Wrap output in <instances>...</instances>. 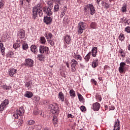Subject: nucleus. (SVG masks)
Wrapping results in <instances>:
<instances>
[{"label":"nucleus","mask_w":130,"mask_h":130,"mask_svg":"<svg viewBox=\"0 0 130 130\" xmlns=\"http://www.w3.org/2000/svg\"><path fill=\"white\" fill-rule=\"evenodd\" d=\"M22 64L25 66V67L33 68V66H34V61L31 58H26L25 59V62Z\"/></svg>","instance_id":"6"},{"label":"nucleus","mask_w":130,"mask_h":130,"mask_svg":"<svg viewBox=\"0 0 130 130\" xmlns=\"http://www.w3.org/2000/svg\"><path fill=\"white\" fill-rule=\"evenodd\" d=\"M86 29H87V24L85 22L80 21L77 25L78 35H81Z\"/></svg>","instance_id":"2"},{"label":"nucleus","mask_w":130,"mask_h":130,"mask_svg":"<svg viewBox=\"0 0 130 130\" xmlns=\"http://www.w3.org/2000/svg\"><path fill=\"white\" fill-rule=\"evenodd\" d=\"M34 123H35V121L33 120H30L28 121L29 125H33V124H34Z\"/></svg>","instance_id":"50"},{"label":"nucleus","mask_w":130,"mask_h":130,"mask_svg":"<svg viewBox=\"0 0 130 130\" xmlns=\"http://www.w3.org/2000/svg\"><path fill=\"white\" fill-rule=\"evenodd\" d=\"M70 94L71 97H76V92H75L74 89H71L70 90Z\"/></svg>","instance_id":"37"},{"label":"nucleus","mask_w":130,"mask_h":130,"mask_svg":"<svg viewBox=\"0 0 130 130\" xmlns=\"http://www.w3.org/2000/svg\"><path fill=\"white\" fill-rule=\"evenodd\" d=\"M99 65V60L98 58L94 59L91 64L92 68H93V69H95V68H97V67Z\"/></svg>","instance_id":"18"},{"label":"nucleus","mask_w":130,"mask_h":130,"mask_svg":"<svg viewBox=\"0 0 130 130\" xmlns=\"http://www.w3.org/2000/svg\"><path fill=\"white\" fill-rule=\"evenodd\" d=\"M16 112L17 113V114H19V116H22V115L24 114V112H25L24 107L23 106L19 108V110H16Z\"/></svg>","instance_id":"16"},{"label":"nucleus","mask_w":130,"mask_h":130,"mask_svg":"<svg viewBox=\"0 0 130 130\" xmlns=\"http://www.w3.org/2000/svg\"><path fill=\"white\" fill-rule=\"evenodd\" d=\"M47 8L50 9V10H52L53 8V3L50 1L48 2Z\"/></svg>","instance_id":"33"},{"label":"nucleus","mask_w":130,"mask_h":130,"mask_svg":"<svg viewBox=\"0 0 130 130\" xmlns=\"http://www.w3.org/2000/svg\"><path fill=\"white\" fill-rule=\"evenodd\" d=\"M5 106L2 104L0 105V112L1 113H3V111L5 110Z\"/></svg>","instance_id":"45"},{"label":"nucleus","mask_w":130,"mask_h":130,"mask_svg":"<svg viewBox=\"0 0 130 130\" xmlns=\"http://www.w3.org/2000/svg\"><path fill=\"white\" fill-rule=\"evenodd\" d=\"M118 52H119V54L121 57H122L123 58H124V57H125L126 53H125V52H124L123 50H122V49L120 48L118 51Z\"/></svg>","instance_id":"23"},{"label":"nucleus","mask_w":130,"mask_h":130,"mask_svg":"<svg viewBox=\"0 0 130 130\" xmlns=\"http://www.w3.org/2000/svg\"><path fill=\"white\" fill-rule=\"evenodd\" d=\"M127 49H128V50H129V51H130V44H128V45L127 46Z\"/></svg>","instance_id":"64"},{"label":"nucleus","mask_w":130,"mask_h":130,"mask_svg":"<svg viewBox=\"0 0 130 130\" xmlns=\"http://www.w3.org/2000/svg\"><path fill=\"white\" fill-rule=\"evenodd\" d=\"M123 23L125 25H129V24H130L129 19H126L125 18L124 20H123Z\"/></svg>","instance_id":"42"},{"label":"nucleus","mask_w":130,"mask_h":130,"mask_svg":"<svg viewBox=\"0 0 130 130\" xmlns=\"http://www.w3.org/2000/svg\"><path fill=\"white\" fill-rule=\"evenodd\" d=\"M40 41L41 44H45L46 43V39H45L44 37H41Z\"/></svg>","instance_id":"31"},{"label":"nucleus","mask_w":130,"mask_h":130,"mask_svg":"<svg viewBox=\"0 0 130 130\" xmlns=\"http://www.w3.org/2000/svg\"><path fill=\"white\" fill-rule=\"evenodd\" d=\"M35 101H39V100H40V97L39 96H36L35 97Z\"/></svg>","instance_id":"54"},{"label":"nucleus","mask_w":130,"mask_h":130,"mask_svg":"<svg viewBox=\"0 0 130 130\" xmlns=\"http://www.w3.org/2000/svg\"><path fill=\"white\" fill-rule=\"evenodd\" d=\"M84 11L85 13L90 12V15H94L95 14V7L92 4H87L84 6Z\"/></svg>","instance_id":"3"},{"label":"nucleus","mask_w":130,"mask_h":130,"mask_svg":"<svg viewBox=\"0 0 130 130\" xmlns=\"http://www.w3.org/2000/svg\"><path fill=\"white\" fill-rule=\"evenodd\" d=\"M96 99L98 100H99V101L101 102L102 100V98L101 97V95H98V96H96Z\"/></svg>","instance_id":"53"},{"label":"nucleus","mask_w":130,"mask_h":130,"mask_svg":"<svg viewBox=\"0 0 130 130\" xmlns=\"http://www.w3.org/2000/svg\"><path fill=\"white\" fill-rule=\"evenodd\" d=\"M13 116L14 117V119H18L19 117V114L16 112V113H14L13 114Z\"/></svg>","instance_id":"43"},{"label":"nucleus","mask_w":130,"mask_h":130,"mask_svg":"<svg viewBox=\"0 0 130 130\" xmlns=\"http://www.w3.org/2000/svg\"><path fill=\"white\" fill-rule=\"evenodd\" d=\"M38 57L40 61H43L45 58V56L43 54H40L38 55Z\"/></svg>","instance_id":"25"},{"label":"nucleus","mask_w":130,"mask_h":130,"mask_svg":"<svg viewBox=\"0 0 130 130\" xmlns=\"http://www.w3.org/2000/svg\"><path fill=\"white\" fill-rule=\"evenodd\" d=\"M49 109H50L52 111L53 114L58 113V105L57 103H53L49 105Z\"/></svg>","instance_id":"5"},{"label":"nucleus","mask_w":130,"mask_h":130,"mask_svg":"<svg viewBox=\"0 0 130 130\" xmlns=\"http://www.w3.org/2000/svg\"><path fill=\"white\" fill-rule=\"evenodd\" d=\"M66 6L64 7V9L63 10H62V12L60 14V18H63V16L66 15Z\"/></svg>","instance_id":"40"},{"label":"nucleus","mask_w":130,"mask_h":130,"mask_svg":"<svg viewBox=\"0 0 130 130\" xmlns=\"http://www.w3.org/2000/svg\"><path fill=\"white\" fill-rule=\"evenodd\" d=\"M120 121L118 119L115 120V124L113 130H120Z\"/></svg>","instance_id":"9"},{"label":"nucleus","mask_w":130,"mask_h":130,"mask_svg":"<svg viewBox=\"0 0 130 130\" xmlns=\"http://www.w3.org/2000/svg\"><path fill=\"white\" fill-rule=\"evenodd\" d=\"M23 120H21V119H19L18 120V125L19 126H21V125H22V124H23Z\"/></svg>","instance_id":"51"},{"label":"nucleus","mask_w":130,"mask_h":130,"mask_svg":"<svg viewBox=\"0 0 130 130\" xmlns=\"http://www.w3.org/2000/svg\"><path fill=\"white\" fill-rule=\"evenodd\" d=\"M58 11H59V5L56 4L54 7V12L57 13Z\"/></svg>","instance_id":"32"},{"label":"nucleus","mask_w":130,"mask_h":130,"mask_svg":"<svg viewBox=\"0 0 130 130\" xmlns=\"http://www.w3.org/2000/svg\"><path fill=\"white\" fill-rule=\"evenodd\" d=\"M43 11L44 12L45 14H46L47 16H51L52 15V11H51V9L47 8V6L44 7L43 8Z\"/></svg>","instance_id":"11"},{"label":"nucleus","mask_w":130,"mask_h":130,"mask_svg":"<svg viewBox=\"0 0 130 130\" xmlns=\"http://www.w3.org/2000/svg\"><path fill=\"white\" fill-rule=\"evenodd\" d=\"M76 59L77 60H80V61H82L83 60V58H82V56H81V55L77 54Z\"/></svg>","instance_id":"47"},{"label":"nucleus","mask_w":130,"mask_h":130,"mask_svg":"<svg viewBox=\"0 0 130 130\" xmlns=\"http://www.w3.org/2000/svg\"><path fill=\"white\" fill-rule=\"evenodd\" d=\"M18 35L20 39H24L25 38V30L23 29H20Z\"/></svg>","instance_id":"17"},{"label":"nucleus","mask_w":130,"mask_h":130,"mask_svg":"<svg viewBox=\"0 0 130 130\" xmlns=\"http://www.w3.org/2000/svg\"><path fill=\"white\" fill-rule=\"evenodd\" d=\"M2 88H3L4 90H11L12 89V86H7V84H4L2 86Z\"/></svg>","instance_id":"29"},{"label":"nucleus","mask_w":130,"mask_h":130,"mask_svg":"<svg viewBox=\"0 0 130 130\" xmlns=\"http://www.w3.org/2000/svg\"><path fill=\"white\" fill-rule=\"evenodd\" d=\"M90 26L91 29H96L97 28V23L96 22H91Z\"/></svg>","instance_id":"34"},{"label":"nucleus","mask_w":130,"mask_h":130,"mask_svg":"<svg viewBox=\"0 0 130 130\" xmlns=\"http://www.w3.org/2000/svg\"><path fill=\"white\" fill-rule=\"evenodd\" d=\"M31 84H32V82H31V81H29L28 82H26L25 83V87H26V88H27V89H30Z\"/></svg>","instance_id":"30"},{"label":"nucleus","mask_w":130,"mask_h":130,"mask_svg":"<svg viewBox=\"0 0 130 130\" xmlns=\"http://www.w3.org/2000/svg\"><path fill=\"white\" fill-rule=\"evenodd\" d=\"M39 51L41 54H49V48L43 45H40Z\"/></svg>","instance_id":"4"},{"label":"nucleus","mask_w":130,"mask_h":130,"mask_svg":"<svg viewBox=\"0 0 130 130\" xmlns=\"http://www.w3.org/2000/svg\"><path fill=\"white\" fill-rule=\"evenodd\" d=\"M125 62H127V63H128L129 62H130V58H127V59H126L125 60Z\"/></svg>","instance_id":"58"},{"label":"nucleus","mask_w":130,"mask_h":130,"mask_svg":"<svg viewBox=\"0 0 130 130\" xmlns=\"http://www.w3.org/2000/svg\"><path fill=\"white\" fill-rule=\"evenodd\" d=\"M48 43H49V44L51 46H53V45H54V41H53L52 39H51L50 40H48Z\"/></svg>","instance_id":"44"},{"label":"nucleus","mask_w":130,"mask_h":130,"mask_svg":"<svg viewBox=\"0 0 130 130\" xmlns=\"http://www.w3.org/2000/svg\"><path fill=\"white\" fill-rule=\"evenodd\" d=\"M0 49L2 55H5L6 53V52H5V51H6V48L4 47V43H0Z\"/></svg>","instance_id":"21"},{"label":"nucleus","mask_w":130,"mask_h":130,"mask_svg":"<svg viewBox=\"0 0 130 130\" xmlns=\"http://www.w3.org/2000/svg\"><path fill=\"white\" fill-rule=\"evenodd\" d=\"M66 43H67V44H70V42H71V36H67L66 37Z\"/></svg>","instance_id":"39"},{"label":"nucleus","mask_w":130,"mask_h":130,"mask_svg":"<svg viewBox=\"0 0 130 130\" xmlns=\"http://www.w3.org/2000/svg\"><path fill=\"white\" fill-rule=\"evenodd\" d=\"M44 36L47 40V41H48V40L50 39H52V38H53V35H52V34L48 31H46V32L44 34Z\"/></svg>","instance_id":"14"},{"label":"nucleus","mask_w":130,"mask_h":130,"mask_svg":"<svg viewBox=\"0 0 130 130\" xmlns=\"http://www.w3.org/2000/svg\"><path fill=\"white\" fill-rule=\"evenodd\" d=\"M80 109L82 112L86 111V107H85V106H81Z\"/></svg>","instance_id":"52"},{"label":"nucleus","mask_w":130,"mask_h":130,"mask_svg":"<svg viewBox=\"0 0 130 130\" xmlns=\"http://www.w3.org/2000/svg\"><path fill=\"white\" fill-rule=\"evenodd\" d=\"M24 97L26 98H32L33 97V93L31 91H26L24 95Z\"/></svg>","instance_id":"22"},{"label":"nucleus","mask_w":130,"mask_h":130,"mask_svg":"<svg viewBox=\"0 0 130 130\" xmlns=\"http://www.w3.org/2000/svg\"><path fill=\"white\" fill-rule=\"evenodd\" d=\"M91 54H92V52L89 51L88 53L85 56L84 59L85 61L88 62L89 60H90V59L91 58Z\"/></svg>","instance_id":"24"},{"label":"nucleus","mask_w":130,"mask_h":130,"mask_svg":"<svg viewBox=\"0 0 130 130\" xmlns=\"http://www.w3.org/2000/svg\"><path fill=\"white\" fill-rule=\"evenodd\" d=\"M126 64L125 62H121L120 63V67H119V72L120 74H122L125 70V66Z\"/></svg>","instance_id":"10"},{"label":"nucleus","mask_w":130,"mask_h":130,"mask_svg":"<svg viewBox=\"0 0 130 130\" xmlns=\"http://www.w3.org/2000/svg\"><path fill=\"white\" fill-rule=\"evenodd\" d=\"M125 31L127 33H130V26H128L125 28Z\"/></svg>","instance_id":"49"},{"label":"nucleus","mask_w":130,"mask_h":130,"mask_svg":"<svg viewBox=\"0 0 130 130\" xmlns=\"http://www.w3.org/2000/svg\"><path fill=\"white\" fill-rule=\"evenodd\" d=\"M91 52L92 56H93V57H96L97 52H98V48L97 47H93Z\"/></svg>","instance_id":"15"},{"label":"nucleus","mask_w":130,"mask_h":130,"mask_svg":"<svg viewBox=\"0 0 130 130\" xmlns=\"http://www.w3.org/2000/svg\"><path fill=\"white\" fill-rule=\"evenodd\" d=\"M4 6V4L3 3V2H0V9H2V7H3Z\"/></svg>","instance_id":"61"},{"label":"nucleus","mask_w":130,"mask_h":130,"mask_svg":"<svg viewBox=\"0 0 130 130\" xmlns=\"http://www.w3.org/2000/svg\"><path fill=\"white\" fill-rule=\"evenodd\" d=\"M57 122H58V121L57 120V117L55 115H54L53 117V123L54 126H56V124Z\"/></svg>","instance_id":"26"},{"label":"nucleus","mask_w":130,"mask_h":130,"mask_svg":"<svg viewBox=\"0 0 130 130\" xmlns=\"http://www.w3.org/2000/svg\"><path fill=\"white\" fill-rule=\"evenodd\" d=\"M43 11L44 12L45 14H46L47 16H51L52 15V11H51V9L47 8V6L44 7L43 8Z\"/></svg>","instance_id":"12"},{"label":"nucleus","mask_w":130,"mask_h":130,"mask_svg":"<svg viewBox=\"0 0 130 130\" xmlns=\"http://www.w3.org/2000/svg\"><path fill=\"white\" fill-rule=\"evenodd\" d=\"M68 118L71 117V118H74V115H72V114H68Z\"/></svg>","instance_id":"55"},{"label":"nucleus","mask_w":130,"mask_h":130,"mask_svg":"<svg viewBox=\"0 0 130 130\" xmlns=\"http://www.w3.org/2000/svg\"><path fill=\"white\" fill-rule=\"evenodd\" d=\"M126 7H127L126 4H124L121 9V12H122V13H125V12H126Z\"/></svg>","instance_id":"36"},{"label":"nucleus","mask_w":130,"mask_h":130,"mask_svg":"<svg viewBox=\"0 0 130 130\" xmlns=\"http://www.w3.org/2000/svg\"><path fill=\"white\" fill-rule=\"evenodd\" d=\"M38 128H40V129H38L37 130H43V129H42V127H41V126H39Z\"/></svg>","instance_id":"63"},{"label":"nucleus","mask_w":130,"mask_h":130,"mask_svg":"<svg viewBox=\"0 0 130 130\" xmlns=\"http://www.w3.org/2000/svg\"><path fill=\"white\" fill-rule=\"evenodd\" d=\"M38 112H39V111H34V114L35 115H37V114H38Z\"/></svg>","instance_id":"57"},{"label":"nucleus","mask_w":130,"mask_h":130,"mask_svg":"<svg viewBox=\"0 0 130 130\" xmlns=\"http://www.w3.org/2000/svg\"><path fill=\"white\" fill-rule=\"evenodd\" d=\"M42 6L41 4L38 3L37 5L32 8V19L35 20L37 18L38 13L39 17H42L43 16V12H42Z\"/></svg>","instance_id":"1"},{"label":"nucleus","mask_w":130,"mask_h":130,"mask_svg":"<svg viewBox=\"0 0 130 130\" xmlns=\"http://www.w3.org/2000/svg\"><path fill=\"white\" fill-rule=\"evenodd\" d=\"M17 72H18V70H17V69H10V71L9 72V74L10 77H13L14 75H15V74H16Z\"/></svg>","instance_id":"20"},{"label":"nucleus","mask_w":130,"mask_h":130,"mask_svg":"<svg viewBox=\"0 0 130 130\" xmlns=\"http://www.w3.org/2000/svg\"><path fill=\"white\" fill-rule=\"evenodd\" d=\"M90 82L92 84H94V85H95V86H97V85H98L97 81H96V80H95V79H91L90 80Z\"/></svg>","instance_id":"48"},{"label":"nucleus","mask_w":130,"mask_h":130,"mask_svg":"<svg viewBox=\"0 0 130 130\" xmlns=\"http://www.w3.org/2000/svg\"><path fill=\"white\" fill-rule=\"evenodd\" d=\"M114 109H115V107H114V106H111L110 107L109 110H114Z\"/></svg>","instance_id":"56"},{"label":"nucleus","mask_w":130,"mask_h":130,"mask_svg":"<svg viewBox=\"0 0 130 130\" xmlns=\"http://www.w3.org/2000/svg\"><path fill=\"white\" fill-rule=\"evenodd\" d=\"M30 50L34 53H37V52H38V48H37V47L35 45H32L30 46Z\"/></svg>","instance_id":"19"},{"label":"nucleus","mask_w":130,"mask_h":130,"mask_svg":"<svg viewBox=\"0 0 130 130\" xmlns=\"http://www.w3.org/2000/svg\"><path fill=\"white\" fill-rule=\"evenodd\" d=\"M100 104L96 102L92 104V109L94 111H99V109H100Z\"/></svg>","instance_id":"13"},{"label":"nucleus","mask_w":130,"mask_h":130,"mask_svg":"<svg viewBox=\"0 0 130 130\" xmlns=\"http://www.w3.org/2000/svg\"><path fill=\"white\" fill-rule=\"evenodd\" d=\"M13 46L14 49H16L17 48H19V47H20V44L15 43Z\"/></svg>","instance_id":"46"},{"label":"nucleus","mask_w":130,"mask_h":130,"mask_svg":"<svg viewBox=\"0 0 130 130\" xmlns=\"http://www.w3.org/2000/svg\"><path fill=\"white\" fill-rule=\"evenodd\" d=\"M58 98H59L60 100L63 102L64 101V95H63V93L62 92H60L58 94Z\"/></svg>","instance_id":"27"},{"label":"nucleus","mask_w":130,"mask_h":130,"mask_svg":"<svg viewBox=\"0 0 130 130\" xmlns=\"http://www.w3.org/2000/svg\"><path fill=\"white\" fill-rule=\"evenodd\" d=\"M119 39L122 42V41H124V39H125V37H124V35L122 33H121L118 37Z\"/></svg>","instance_id":"28"},{"label":"nucleus","mask_w":130,"mask_h":130,"mask_svg":"<svg viewBox=\"0 0 130 130\" xmlns=\"http://www.w3.org/2000/svg\"><path fill=\"white\" fill-rule=\"evenodd\" d=\"M28 48H29V47L27 43H23L22 44V49H23V50H27Z\"/></svg>","instance_id":"35"},{"label":"nucleus","mask_w":130,"mask_h":130,"mask_svg":"<svg viewBox=\"0 0 130 130\" xmlns=\"http://www.w3.org/2000/svg\"><path fill=\"white\" fill-rule=\"evenodd\" d=\"M105 8H106V9H109V5L106 4Z\"/></svg>","instance_id":"62"},{"label":"nucleus","mask_w":130,"mask_h":130,"mask_svg":"<svg viewBox=\"0 0 130 130\" xmlns=\"http://www.w3.org/2000/svg\"><path fill=\"white\" fill-rule=\"evenodd\" d=\"M77 56H78V55L76 54V53H74V55H73L74 58H75V59H77Z\"/></svg>","instance_id":"60"},{"label":"nucleus","mask_w":130,"mask_h":130,"mask_svg":"<svg viewBox=\"0 0 130 130\" xmlns=\"http://www.w3.org/2000/svg\"><path fill=\"white\" fill-rule=\"evenodd\" d=\"M78 64L79 63L75 59H73L71 60V64L72 70V72H73V73H75V72H76V66H77V64Z\"/></svg>","instance_id":"8"},{"label":"nucleus","mask_w":130,"mask_h":130,"mask_svg":"<svg viewBox=\"0 0 130 130\" xmlns=\"http://www.w3.org/2000/svg\"><path fill=\"white\" fill-rule=\"evenodd\" d=\"M78 99L80 102H82V101H84V98H83V96L81 94L78 93Z\"/></svg>","instance_id":"41"},{"label":"nucleus","mask_w":130,"mask_h":130,"mask_svg":"<svg viewBox=\"0 0 130 130\" xmlns=\"http://www.w3.org/2000/svg\"><path fill=\"white\" fill-rule=\"evenodd\" d=\"M1 104L6 107V106L9 104V100L6 99L1 103Z\"/></svg>","instance_id":"38"},{"label":"nucleus","mask_w":130,"mask_h":130,"mask_svg":"<svg viewBox=\"0 0 130 130\" xmlns=\"http://www.w3.org/2000/svg\"><path fill=\"white\" fill-rule=\"evenodd\" d=\"M9 55H14V52L12 51L9 52L8 53Z\"/></svg>","instance_id":"59"},{"label":"nucleus","mask_w":130,"mask_h":130,"mask_svg":"<svg viewBox=\"0 0 130 130\" xmlns=\"http://www.w3.org/2000/svg\"><path fill=\"white\" fill-rule=\"evenodd\" d=\"M43 21L46 25H50L51 23H52V17H51L50 16H44Z\"/></svg>","instance_id":"7"}]
</instances>
